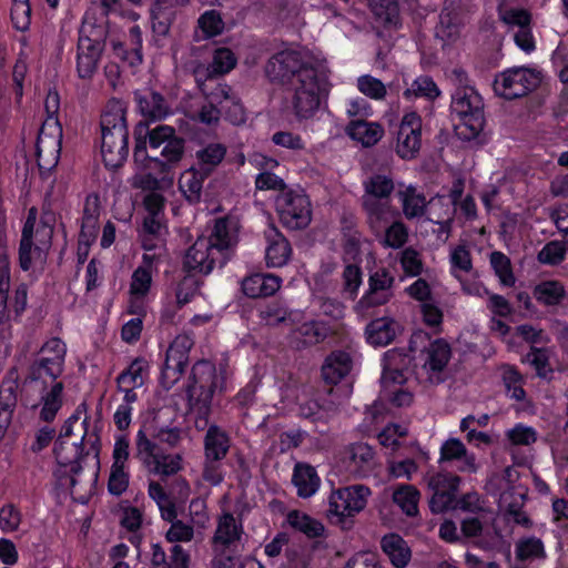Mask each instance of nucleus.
Returning a JSON list of instances; mask_svg holds the SVG:
<instances>
[{
	"instance_id": "nucleus-17",
	"label": "nucleus",
	"mask_w": 568,
	"mask_h": 568,
	"mask_svg": "<svg viewBox=\"0 0 568 568\" xmlns=\"http://www.w3.org/2000/svg\"><path fill=\"white\" fill-rule=\"evenodd\" d=\"M429 339L428 333L417 331L410 337L409 348L415 352L419 346H424L426 356L424 367L428 368L430 372L439 373L444 371L450 359V345L444 338H437L433 342Z\"/></svg>"
},
{
	"instance_id": "nucleus-36",
	"label": "nucleus",
	"mask_w": 568,
	"mask_h": 568,
	"mask_svg": "<svg viewBox=\"0 0 568 568\" xmlns=\"http://www.w3.org/2000/svg\"><path fill=\"white\" fill-rule=\"evenodd\" d=\"M292 481L297 489V495L302 498H308L317 491L321 480L314 467L297 464L294 468Z\"/></svg>"
},
{
	"instance_id": "nucleus-62",
	"label": "nucleus",
	"mask_w": 568,
	"mask_h": 568,
	"mask_svg": "<svg viewBox=\"0 0 568 568\" xmlns=\"http://www.w3.org/2000/svg\"><path fill=\"white\" fill-rule=\"evenodd\" d=\"M506 437L513 445H530L537 440V433L532 427L517 424L506 432Z\"/></svg>"
},
{
	"instance_id": "nucleus-38",
	"label": "nucleus",
	"mask_w": 568,
	"mask_h": 568,
	"mask_svg": "<svg viewBox=\"0 0 568 568\" xmlns=\"http://www.w3.org/2000/svg\"><path fill=\"white\" fill-rule=\"evenodd\" d=\"M398 197L403 214L407 220L425 215L428 202L424 194L417 192L416 187L409 185L405 190L398 191Z\"/></svg>"
},
{
	"instance_id": "nucleus-50",
	"label": "nucleus",
	"mask_w": 568,
	"mask_h": 568,
	"mask_svg": "<svg viewBox=\"0 0 568 568\" xmlns=\"http://www.w3.org/2000/svg\"><path fill=\"white\" fill-rule=\"evenodd\" d=\"M384 235V244L388 247L399 248L402 247L408 239V230L405 224L400 221L389 222L385 229L383 230L381 235H376L381 237Z\"/></svg>"
},
{
	"instance_id": "nucleus-13",
	"label": "nucleus",
	"mask_w": 568,
	"mask_h": 568,
	"mask_svg": "<svg viewBox=\"0 0 568 568\" xmlns=\"http://www.w3.org/2000/svg\"><path fill=\"white\" fill-rule=\"evenodd\" d=\"M62 129L55 119H47L37 139V161L40 171L50 172L59 162Z\"/></svg>"
},
{
	"instance_id": "nucleus-45",
	"label": "nucleus",
	"mask_w": 568,
	"mask_h": 568,
	"mask_svg": "<svg viewBox=\"0 0 568 568\" xmlns=\"http://www.w3.org/2000/svg\"><path fill=\"white\" fill-rule=\"evenodd\" d=\"M394 503L407 516H416L418 513L419 491L413 486H403L393 494Z\"/></svg>"
},
{
	"instance_id": "nucleus-35",
	"label": "nucleus",
	"mask_w": 568,
	"mask_h": 568,
	"mask_svg": "<svg viewBox=\"0 0 568 568\" xmlns=\"http://www.w3.org/2000/svg\"><path fill=\"white\" fill-rule=\"evenodd\" d=\"M381 545L383 551L396 568H404L408 565L412 556L410 549L399 535L389 534L384 536Z\"/></svg>"
},
{
	"instance_id": "nucleus-54",
	"label": "nucleus",
	"mask_w": 568,
	"mask_h": 568,
	"mask_svg": "<svg viewBox=\"0 0 568 568\" xmlns=\"http://www.w3.org/2000/svg\"><path fill=\"white\" fill-rule=\"evenodd\" d=\"M180 455H158L151 463L150 470L161 476H171L181 469Z\"/></svg>"
},
{
	"instance_id": "nucleus-1",
	"label": "nucleus",
	"mask_w": 568,
	"mask_h": 568,
	"mask_svg": "<svg viewBox=\"0 0 568 568\" xmlns=\"http://www.w3.org/2000/svg\"><path fill=\"white\" fill-rule=\"evenodd\" d=\"M265 73L271 82L285 88L287 109L297 121L310 120L320 110L321 100L328 92V77L312 58L296 50L273 54Z\"/></svg>"
},
{
	"instance_id": "nucleus-4",
	"label": "nucleus",
	"mask_w": 568,
	"mask_h": 568,
	"mask_svg": "<svg viewBox=\"0 0 568 568\" xmlns=\"http://www.w3.org/2000/svg\"><path fill=\"white\" fill-rule=\"evenodd\" d=\"M363 186L361 205L366 224L375 235H381L385 226L398 215L390 204V194L395 190L394 181L385 174H373L363 182Z\"/></svg>"
},
{
	"instance_id": "nucleus-46",
	"label": "nucleus",
	"mask_w": 568,
	"mask_h": 568,
	"mask_svg": "<svg viewBox=\"0 0 568 568\" xmlns=\"http://www.w3.org/2000/svg\"><path fill=\"white\" fill-rule=\"evenodd\" d=\"M440 91L434 80L428 75H422L413 81L412 85L404 91L406 99L427 98L434 100L439 97Z\"/></svg>"
},
{
	"instance_id": "nucleus-47",
	"label": "nucleus",
	"mask_w": 568,
	"mask_h": 568,
	"mask_svg": "<svg viewBox=\"0 0 568 568\" xmlns=\"http://www.w3.org/2000/svg\"><path fill=\"white\" fill-rule=\"evenodd\" d=\"M546 557L544 544L539 538H521L516 544V558L520 561L544 559Z\"/></svg>"
},
{
	"instance_id": "nucleus-37",
	"label": "nucleus",
	"mask_w": 568,
	"mask_h": 568,
	"mask_svg": "<svg viewBox=\"0 0 568 568\" xmlns=\"http://www.w3.org/2000/svg\"><path fill=\"white\" fill-rule=\"evenodd\" d=\"M427 206H429L427 220L438 224L442 232L449 233L455 207L444 196L432 197Z\"/></svg>"
},
{
	"instance_id": "nucleus-56",
	"label": "nucleus",
	"mask_w": 568,
	"mask_h": 568,
	"mask_svg": "<svg viewBox=\"0 0 568 568\" xmlns=\"http://www.w3.org/2000/svg\"><path fill=\"white\" fill-rule=\"evenodd\" d=\"M566 256V248L561 242L551 241L538 253V261L542 264L558 265Z\"/></svg>"
},
{
	"instance_id": "nucleus-27",
	"label": "nucleus",
	"mask_w": 568,
	"mask_h": 568,
	"mask_svg": "<svg viewBox=\"0 0 568 568\" xmlns=\"http://www.w3.org/2000/svg\"><path fill=\"white\" fill-rule=\"evenodd\" d=\"M281 277L273 274H252L242 281V291L250 298L267 297L281 287Z\"/></svg>"
},
{
	"instance_id": "nucleus-23",
	"label": "nucleus",
	"mask_w": 568,
	"mask_h": 568,
	"mask_svg": "<svg viewBox=\"0 0 568 568\" xmlns=\"http://www.w3.org/2000/svg\"><path fill=\"white\" fill-rule=\"evenodd\" d=\"M184 6L180 0H152L150 16L153 31L166 36L176 18V9Z\"/></svg>"
},
{
	"instance_id": "nucleus-2",
	"label": "nucleus",
	"mask_w": 568,
	"mask_h": 568,
	"mask_svg": "<svg viewBox=\"0 0 568 568\" xmlns=\"http://www.w3.org/2000/svg\"><path fill=\"white\" fill-rule=\"evenodd\" d=\"M185 153V140L175 129L160 124L148 130L145 136H135V161H148L146 166L160 175H166L178 166Z\"/></svg>"
},
{
	"instance_id": "nucleus-7",
	"label": "nucleus",
	"mask_w": 568,
	"mask_h": 568,
	"mask_svg": "<svg viewBox=\"0 0 568 568\" xmlns=\"http://www.w3.org/2000/svg\"><path fill=\"white\" fill-rule=\"evenodd\" d=\"M192 383L187 387L189 405L195 414V427L199 430L209 428V417L213 395L222 388L224 378L216 373L215 365L210 361H199L192 367Z\"/></svg>"
},
{
	"instance_id": "nucleus-48",
	"label": "nucleus",
	"mask_w": 568,
	"mask_h": 568,
	"mask_svg": "<svg viewBox=\"0 0 568 568\" xmlns=\"http://www.w3.org/2000/svg\"><path fill=\"white\" fill-rule=\"evenodd\" d=\"M146 205L149 213L143 221V234H149L156 239L162 237L164 225L161 221V205L156 199H149Z\"/></svg>"
},
{
	"instance_id": "nucleus-9",
	"label": "nucleus",
	"mask_w": 568,
	"mask_h": 568,
	"mask_svg": "<svg viewBox=\"0 0 568 568\" xmlns=\"http://www.w3.org/2000/svg\"><path fill=\"white\" fill-rule=\"evenodd\" d=\"M371 494L367 486L359 484L333 490L328 497L326 517L334 525L349 528L352 518L365 509Z\"/></svg>"
},
{
	"instance_id": "nucleus-60",
	"label": "nucleus",
	"mask_w": 568,
	"mask_h": 568,
	"mask_svg": "<svg viewBox=\"0 0 568 568\" xmlns=\"http://www.w3.org/2000/svg\"><path fill=\"white\" fill-rule=\"evenodd\" d=\"M200 283L193 274L183 277L176 290V302L180 306L189 303L199 292Z\"/></svg>"
},
{
	"instance_id": "nucleus-64",
	"label": "nucleus",
	"mask_w": 568,
	"mask_h": 568,
	"mask_svg": "<svg viewBox=\"0 0 568 568\" xmlns=\"http://www.w3.org/2000/svg\"><path fill=\"white\" fill-rule=\"evenodd\" d=\"M436 37L444 43L455 41L459 37V27L453 22L449 13H442L439 23L436 27Z\"/></svg>"
},
{
	"instance_id": "nucleus-61",
	"label": "nucleus",
	"mask_w": 568,
	"mask_h": 568,
	"mask_svg": "<svg viewBox=\"0 0 568 568\" xmlns=\"http://www.w3.org/2000/svg\"><path fill=\"white\" fill-rule=\"evenodd\" d=\"M357 87L363 94L372 99H383L386 94L384 83L372 75L359 77L357 80Z\"/></svg>"
},
{
	"instance_id": "nucleus-52",
	"label": "nucleus",
	"mask_w": 568,
	"mask_h": 568,
	"mask_svg": "<svg viewBox=\"0 0 568 568\" xmlns=\"http://www.w3.org/2000/svg\"><path fill=\"white\" fill-rule=\"evenodd\" d=\"M159 455L158 445L148 438L145 432L140 429L135 439V456L146 466L151 467V463Z\"/></svg>"
},
{
	"instance_id": "nucleus-57",
	"label": "nucleus",
	"mask_w": 568,
	"mask_h": 568,
	"mask_svg": "<svg viewBox=\"0 0 568 568\" xmlns=\"http://www.w3.org/2000/svg\"><path fill=\"white\" fill-rule=\"evenodd\" d=\"M199 27L206 37H215L222 33L224 22L220 12L216 10H209L199 18Z\"/></svg>"
},
{
	"instance_id": "nucleus-3",
	"label": "nucleus",
	"mask_w": 568,
	"mask_h": 568,
	"mask_svg": "<svg viewBox=\"0 0 568 568\" xmlns=\"http://www.w3.org/2000/svg\"><path fill=\"white\" fill-rule=\"evenodd\" d=\"M448 79L455 87L452 94L450 112L459 121L455 125L456 134L464 141H471L479 135L485 126L483 97L470 84L468 74L464 69H452Z\"/></svg>"
},
{
	"instance_id": "nucleus-49",
	"label": "nucleus",
	"mask_w": 568,
	"mask_h": 568,
	"mask_svg": "<svg viewBox=\"0 0 568 568\" xmlns=\"http://www.w3.org/2000/svg\"><path fill=\"white\" fill-rule=\"evenodd\" d=\"M490 264L503 285L513 286L515 284L516 278L508 256L495 251L490 254Z\"/></svg>"
},
{
	"instance_id": "nucleus-22",
	"label": "nucleus",
	"mask_w": 568,
	"mask_h": 568,
	"mask_svg": "<svg viewBox=\"0 0 568 568\" xmlns=\"http://www.w3.org/2000/svg\"><path fill=\"white\" fill-rule=\"evenodd\" d=\"M239 223L235 217L224 216L215 220L213 231L206 240L213 247L219 248L222 255L229 257V250L237 243Z\"/></svg>"
},
{
	"instance_id": "nucleus-8",
	"label": "nucleus",
	"mask_w": 568,
	"mask_h": 568,
	"mask_svg": "<svg viewBox=\"0 0 568 568\" xmlns=\"http://www.w3.org/2000/svg\"><path fill=\"white\" fill-rule=\"evenodd\" d=\"M60 374L29 365L24 378L27 393L37 396L31 408L41 407L39 418L43 422H52L63 404L64 384L60 381Z\"/></svg>"
},
{
	"instance_id": "nucleus-21",
	"label": "nucleus",
	"mask_w": 568,
	"mask_h": 568,
	"mask_svg": "<svg viewBox=\"0 0 568 568\" xmlns=\"http://www.w3.org/2000/svg\"><path fill=\"white\" fill-rule=\"evenodd\" d=\"M266 241L265 261L268 267H282L287 264L292 255L288 240L275 227L270 225L264 232Z\"/></svg>"
},
{
	"instance_id": "nucleus-40",
	"label": "nucleus",
	"mask_w": 568,
	"mask_h": 568,
	"mask_svg": "<svg viewBox=\"0 0 568 568\" xmlns=\"http://www.w3.org/2000/svg\"><path fill=\"white\" fill-rule=\"evenodd\" d=\"M149 372V362L144 357H136L126 369L116 377L118 387H142Z\"/></svg>"
},
{
	"instance_id": "nucleus-29",
	"label": "nucleus",
	"mask_w": 568,
	"mask_h": 568,
	"mask_svg": "<svg viewBox=\"0 0 568 568\" xmlns=\"http://www.w3.org/2000/svg\"><path fill=\"white\" fill-rule=\"evenodd\" d=\"M209 173L195 165L185 170L179 179V190L190 204H197L202 199L203 184Z\"/></svg>"
},
{
	"instance_id": "nucleus-24",
	"label": "nucleus",
	"mask_w": 568,
	"mask_h": 568,
	"mask_svg": "<svg viewBox=\"0 0 568 568\" xmlns=\"http://www.w3.org/2000/svg\"><path fill=\"white\" fill-rule=\"evenodd\" d=\"M134 101L144 119L160 121L170 114V105L164 97L155 91L134 92Z\"/></svg>"
},
{
	"instance_id": "nucleus-11",
	"label": "nucleus",
	"mask_w": 568,
	"mask_h": 568,
	"mask_svg": "<svg viewBox=\"0 0 568 568\" xmlns=\"http://www.w3.org/2000/svg\"><path fill=\"white\" fill-rule=\"evenodd\" d=\"M276 209L282 224L290 230H302L311 223V203L303 193H281L276 199Z\"/></svg>"
},
{
	"instance_id": "nucleus-31",
	"label": "nucleus",
	"mask_w": 568,
	"mask_h": 568,
	"mask_svg": "<svg viewBox=\"0 0 568 568\" xmlns=\"http://www.w3.org/2000/svg\"><path fill=\"white\" fill-rule=\"evenodd\" d=\"M347 135L369 148L375 145L384 135V130L377 122H367L364 119H353L345 129Z\"/></svg>"
},
{
	"instance_id": "nucleus-6",
	"label": "nucleus",
	"mask_w": 568,
	"mask_h": 568,
	"mask_svg": "<svg viewBox=\"0 0 568 568\" xmlns=\"http://www.w3.org/2000/svg\"><path fill=\"white\" fill-rule=\"evenodd\" d=\"M101 154L105 166L120 168L128 158V126L125 109L119 101L108 103L101 115Z\"/></svg>"
},
{
	"instance_id": "nucleus-58",
	"label": "nucleus",
	"mask_w": 568,
	"mask_h": 568,
	"mask_svg": "<svg viewBox=\"0 0 568 568\" xmlns=\"http://www.w3.org/2000/svg\"><path fill=\"white\" fill-rule=\"evenodd\" d=\"M22 515L13 504H4L0 508V529L3 532H13L18 530L21 524Z\"/></svg>"
},
{
	"instance_id": "nucleus-51",
	"label": "nucleus",
	"mask_w": 568,
	"mask_h": 568,
	"mask_svg": "<svg viewBox=\"0 0 568 568\" xmlns=\"http://www.w3.org/2000/svg\"><path fill=\"white\" fill-rule=\"evenodd\" d=\"M34 225L32 220H26L19 247V264L23 271H28L31 267V250H32V237Z\"/></svg>"
},
{
	"instance_id": "nucleus-10",
	"label": "nucleus",
	"mask_w": 568,
	"mask_h": 568,
	"mask_svg": "<svg viewBox=\"0 0 568 568\" xmlns=\"http://www.w3.org/2000/svg\"><path fill=\"white\" fill-rule=\"evenodd\" d=\"M106 28L85 21L78 41L77 71L81 79H91L105 48Z\"/></svg>"
},
{
	"instance_id": "nucleus-41",
	"label": "nucleus",
	"mask_w": 568,
	"mask_h": 568,
	"mask_svg": "<svg viewBox=\"0 0 568 568\" xmlns=\"http://www.w3.org/2000/svg\"><path fill=\"white\" fill-rule=\"evenodd\" d=\"M565 296L566 290L558 281H544L534 288V297L546 306L559 305Z\"/></svg>"
},
{
	"instance_id": "nucleus-59",
	"label": "nucleus",
	"mask_w": 568,
	"mask_h": 568,
	"mask_svg": "<svg viewBox=\"0 0 568 568\" xmlns=\"http://www.w3.org/2000/svg\"><path fill=\"white\" fill-rule=\"evenodd\" d=\"M260 316L266 325L276 326L288 318L290 312L281 303L271 302L261 310Z\"/></svg>"
},
{
	"instance_id": "nucleus-26",
	"label": "nucleus",
	"mask_w": 568,
	"mask_h": 568,
	"mask_svg": "<svg viewBox=\"0 0 568 568\" xmlns=\"http://www.w3.org/2000/svg\"><path fill=\"white\" fill-rule=\"evenodd\" d=\"M129 44L123 42H113L112 49L116 58L126 63L130 68H136L143 62L142 53V31L139 26H133L129 30Z\"/></svg>"
},
{
	"instance_id": "nucleus-19",
	"label": "nucleus",
	"mask_w": 568,
	"mask_h": 568,
	"mask_svg": "<svg viewBox=\"0 0 568 568\" xmlns=\"http://www.w3.org/2000/svg\"><path fill=\"white\" fill-rule=\"evenodd\" d=\"M341 245L344 262H355L361 258L364 236L358 230L357 219L353 213L344 212L339 219Z\"/></svg>"
},
{
	"instance_id": "nucleus-63",
	"label": "nucleus",
	"mask_w": 568,
	"mask_h": 568,
	"mask_svg": "<svg viewBox=\"0 0 568 568\" xmlns=\"http://www.w3.org/2000/svg\"><path fill=\"white\" fill-rule=\"evenodd\" d=\"M336 412V406L331 403L327 406L321 405L317 400H307L300 405V415L304 418H311L313 420L322 419L328 415V413Z\"/></svg>"
},
{
	"instance_id": "nucleus-34",
	"label": "nucleus",
	"mask_w": 568,
	"mask_h": 568,
	"mask_svg": "<svg viewBox=\"0 0 568 568\" xmlns=\"http://www.w3.org/2000/svg\"><path fill=\"white\" fill-rule=\"evenodd\" d=\"M397 323L387 317L376 318L366 327L367 341L375 346H386L397 334Z\"/></svg>"
},
{
	"instance_id": "nucleus-39",
	"label": "nucleus",
	"mask_w": 568,
	"mask_h": 568,
	"mask_svg": "<svg viewBox=\"0 0 568 568\" xmlns=\"http://www.w3.org/2000/svg\"><path fill=\"white\" fill-rule=\"evenodd\" d=\"M226 146L223 143L212 142L195 152L196 168L210 175L221 164L226 155Z\"/></svg>"
},
{
	"instance_id": "nucleus-32",
	"label": "nucleus",
	"mask_w": 568,
	"mask_h": 568,
	"mask_svg": "<svg viewBox=\"0 0 568 568\" xmlns=\"http://www.w3.org/2000/svg\"><path fill=\"white\" fill-rule=\"evenodd\" d=\"M349 468L359 477H366L375 467V453L365 443L352 444L347 449Z\"/></svg>"
},
{
	"instance_id": "nucleus-33",
	"label": "nucleus",
	"mask_w": 568,
	"mask_h": 568,
	"mask_svg": "<svg viewBox=\"0 0 568 568\" xmlns=\"http://www.w3.org/2000/svg\"><path fill=\"white\" fill-rule=\"evenodd\" d=\"M351 357L345 352H334L322 366V376L327 384L339 383L351 371Z\"/></svg>"
},
{
	"instance_id": "nucleus-30",
	"label": "nucleus",
	"mask_w": 568,
	"mask_h": 568,
	"mask_svg": "<svg viewBox=\"0 0 568 568\" xmlns=\"http://www.w3.org/2000/svg\"><path fill=\"white\" fill-rule=\"evenodd\" d=\"M230 449V437L217 425H211L204 437V455L209 463H217L224 459Z\"/></svg>"
},
{
	"instance_id": "nucleus-28",
	"label": "nucleus",
	"mask_w": 568,
	"mask_h": 568,
	"mask_svg": "<svg viewBox=\"0 0 568 568\" xmlns=\"http://www.w3.org/2000/svg\"><path fill=\"white\" fill-rule=\"evenodd\" d=\"M458 462L457 469L463 473H475V456L468 454L465 445L457 438L447 439L440 447L439 463Z\"/></svg>"
},
{
	"instance_id": "nucleus-12",
	"label": "nucleus",
	"mask_w": 568,
	"mask_h": 568,
	"mask_svg": "<svg viewBox=\"0 0 568 568\" xmlns=\"http://www.w3.org/2000/svg\"><path fill=\"white\" fill-rule=\"evenodd\" d=\"M540 73L528 68H514L500 73L495 80V91L507 100L520 98L536 89Z\"/></svg>"
},
{
	"instance_id": "nucleus-16",
	"label": "nucleus",
	"mask_w": 568,
	"mask_h": 568,
	"mask_svg": "<svg viewBox=\"0 0 568 568\" xmlns=\"http://www.w3.org/2000/svg\"><path fill=\"white\" fill-rule=\"evenodd\" d=\"M227 261L226 255H222L219 248L213 247L210 240L201 236L186 251L183 266L187 272L209 274L217 264L222 267Z\"/></svg>"
},
{
	"instance_id": "nucleus-15",
	"label": "nucleus",
	"mask_w": 568,
	"mask_h": 568,
	"mask_svg": "<svg viewBox=\"0 0 568 568\" xmlns=\"http://www.w3.org/2000/svg\"><path fill=\"white\" fill-rule=\"evenodd\" d=\"M429 496V508L434 514L449 510L455 503L460 477L454 474L435 473L425 478Z\"/></svg>"
},
{
	"instance_id": "nucleus-25",
	"label": "nucleus",
	"mask_w": 568,
	"mask_h": 568,
	"mask_svg": "<svg viewBox=\"0 0 568 568\" xmlns=\"http://www.w3.org/2000/svg\"><path fill=\"white\" fill-rule=\"evenodd\" d=\"M243 532L241 524H237L235 517L225 513L217 521L215 532L212 537V545L214 551H225L235 545Z\"/></svg>"
},
{
	"instance_id": "nucleus-18",
	"label": "nucleus",
	"mask_w": 568,
	"mask_h": 568,
	"mask_svg": "<svg viewBox=\"0 0 568 568\" xmlns=\"http://www.w3.org/2000/svg\"><path fill=\"white\" fill-rule=\"evenodd\" d=\"M396 152L402 159H413L422 145V120L415 113L404 115L396 132Z\"/></svg>"
},
{
	"instance_id": "nucleus-5",
	"label": "nucleus",
	"mask_w": 568,
	"mask_h": 568,
	"mask_svg": "<svg viewBox=\"0 0 568 568\" xmlns=\"http://www.w3.org/2000/svg\"><path fill=\"white\" fill-rule=\"evenodd\" d=\"M53 453L59 465L58 473L63 470L64 474H70L69 485L72 493L79 483L77 476L82 471L83 465L91 454L92 459H94V466L90 480L97 478L99 468V437L95 432L89 433L85 429L79 439L72 442L64 440L63 437L58 438Z\"/></svg>"
},
{
	"instance_id": "nucleus-20",
	"label": "nucleus",
	"mask_w": 568,
	"mask_h": 568,
	"mask_svg": "<svg viewBox=\"0 0 568 568\" xmlns=\"http://www.w3.org/2000/svg\"><path fill=\"white\" fill-rule=\"evenodd\" d=\"M384 362L385 364L381 379L382 395L390 392V389H396L404 386L407 381V377L404 373V366L409 363V358L402 352L392 349L385 354Z\"/></svg>"
},
{
	"instance_id": "nucleus-42",
	"label": "nucleus",
	"mask_w": 568,
	"mask_h": 568,
	"mask_svg": "<svg viewBox=\"0 0 568 568\" xmlns=\"http://www.w3.org/2000/svg\"><path fill=\"white\" fill-rule=\"evenodd\" d=\"M236 65V58L229 48H217L213 52L212 62L205 69V79L229 73Z\"/></svg>"
},
{
	"instance_id": "nucleus-53",
	"label": "nucleus",
	"mask_w": 568,
	"mask_h": 568,
	"mask_svg": "<svg viewBox=\"0 0 568 568\" xmlns=\"http://www.w3.org/2000/svg\"><path fill=\"white\" fill-rule=\"evenodd\" d=\"M394 296V293L383 292L369 288L357 302L355 308L359 313H367L371 308L387 304Z\"/></svg>"
},
{
	"instance_id": "nucleus-43",
	"label": "nucleus",
	"mask_w": 568,
	"mask_h": 568,
	"mask_svg": "<svg viewBox=\"0 0 568 568\" xmlns=\"http://www.w3.org/2000/svg\"><path fill=\"white\" fill-rule=\"evenodd\" d=\"M288 524L308 538L320 537L324 532V526L318 520L298 510H292L287 515Z\"/></svg>"
},
{
	"instance_id": "nucleus-55",
	"label": "nucleus",
	"mask_w": 568,
	"mask_h": 568,
	"mask_svg": "<svg viewBox=\"0 0 568 568\" xmlns=\"http://www.w3.org/2000/svg\"><path fill=\"white\" fill-rule=\"evenodd\" d=\"M498 17L505 24L519 29L530 26L531 22V14L526 9L500 7L498 8Z\"/></svg>"
},
{
	"instance_id": "nucleus-44",
	"label": "nucleus",
	"mask_w": 568,
	"mask_h": 568,
	"mask_svg": "<svg viewBox=\"0 0 568 568\" xmlns=\"http://www.w3.org/2000/svg\"><path fill=\"white\" fill-rule=\"evenodd\" d=\"M149 496L156 503L164 520H172L178 517L175 504L170 499L160 483L151 481L149 484Z\"/></svg>"
},
{
	"instance_id": "nucleus-14",
	"label": "nucleus",
	"mask_w": 568,
	"mask_h": 568,
	"mask_svg": "<svg viewBox=\"0 0 568 568\" xmlns=\"http://www.w3.org/2000/svg\"><path fill=\"white\" fill-rule=\"evenodd\" d=\"M193 344L187 334L178 335L170 344L161 373V384L165 389H170L183 375Z\"/></svg>"
}]
</instances>
